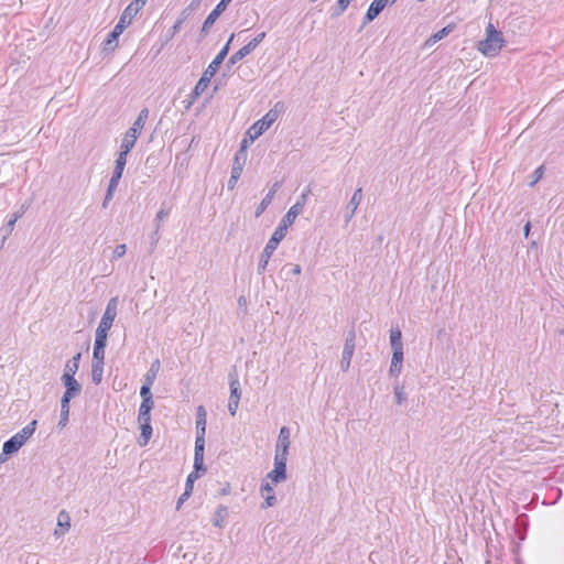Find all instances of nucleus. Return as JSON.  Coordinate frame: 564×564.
<instances>
[{"label":"nucleus","instance_id":"30","mask_svg":"<svg viewBox=\"0 0 564 564\" xmlns=\"http://www.w3.org/2000/svg\"><path fill=\"white\" fill-rule=\"evenodd\" d=\"M250 53H251V51L249 47H247L246 45L242 46L240 50H238L236 53H234L229 57V59L227 62V67H231V66L236 65L238 62L242 61Z\"/></svg>","mask_w":564,"mask_h":564},{"label":"nucleus","instance_id":"22","mask_svg":"<svg viewBox=\"0 0 564 564\" xmlns=\"http://www.w3.org/2000/svg\"><path fill=\"white\" fill-rule=\"evenodd\" d=\"M403 351H392L389 373L391 377H398L402 371Z\"/></svg>","mask_w":564,"mask_h":564},{"label":"nucleus","instance_id":"25","mask_svg":"<svg viewBox=\"0 0 564 564\" xmlns=\"http://www.w3.org/2000/svg\"><path fill=\"white\" fill-rule=\"evenodd\" d=\"M390 345L392 351H403L402 333L399 327L390 329Z\"/></svg>","mask_w":564,"mask_h":564},{"label":"nucleus","instance_id":"7","mask_svg":"<svg viewBox=\"0 0 564 564\" xmlns=\"http://www.w3.org/2000/svg\"><path fill=\"white\" fill-rule=\"evenodd\" d=\"M118 312V297H112L108 301L106 310L102 314L100 323L97 329H102L104 332H109L112 327L113 321L117 316Z\"/></svg>","mask_w":564,"mask_h":564},{"label":"nucleus","instance_id":"23","mask_svg":"<svg viewBox=\"0 0 564 564\" xmlns=\"http://www.w3.org/2000/svg\"><path fill=\"white\" fill-rule=\"evenodd\" d=\"M64 387L65 393H68L73 398H76L82 392V386L75 378H61Z\"/></svg>","mask_w":564,"mask_h":564},{"label":"nucleus","instance_id":"28","mask_svg":"<svg viewBox=\"0 0 564 564\" xmlns=\"http://www.w3.org/2000/svg\"><path fill=\"white\" fill-rule=\"evenodd\" d=\"M246 161L247 156L243 155L242 152H236L232 161L231 173L241 176Z\"/></svg>","mask_w":564,"mask_h":564},{"label":"nucleus","instance_id":"63","mask_svg":"<svg viewBox=\"0 0 564 564\" xmlns=\"http://www.w3.org/2000/svg\"><path fill=\"white\" fill-rule=\"evenodd\" d=\"M239 305H246V300L243 296H240L238 300Z\"/></svg>","mask_w":564,"mask_h":564},{"label":"nucleus","instance_id":"15","mask_svg":"<svg viewBox=\"0 0 564 564\" xmlns=\"http://www.w3.org/2000/svg\"><path fill=\"white\" fill-rule=\"evenodd\" d=\"M281 186L280 182H275L272 187L269 189L264 198L261 200V203L258 205L254 212V216L258 218L260 217L264 210L268 208V206L272 203V199L274 198L275 193L279 191Z\"/></svg>","mask_w":564,"mask_h":564},{"label":"nucleus","instance_id":"11","mask_svg":"<svg viewBox=\"0 0 564 564\" xmlns=\"http://www.w3.org/2000/svg\"><path fill=\"white\" fill-rule=\"evenodd\" d=\"M355 338H356L355 330L350 329L346 337L344 350L341 354V360H340V366L344 371H346L350 366V361H351V358H352V355L355 351Z\"/></svg>","mask_w":564,"mask_h":564},{"label":"nucleus","instance_id":"9","mask_svg":"<svg viewBox=\"0 0 564 564\" xmlns=\"http://www.w3.org/2000/svg\"><path fill=\"white\" fill-rule=\"evenodd\" d=\"M229 387H230V397L228 402V411L234 416L237 413L241 391H240V383L238 381V378L236 373L229 375Z\"/></svg>","mask_w":564,"mask_h":564},{"label":"nucleus","instance_id":"2","mask_svg":"<svg viewBox=\"0 0 564 564\" xmlns=\"http://www.w3.org/2000/svg\"><path fill=\"white\" fill-rule=\"evenodd\" d=\"M505 45L502 33L489 23L486 28V37L478 42V51L487 57H494L498 55Z\"/></svg>","mask_w":564,"mask_h":564},{"label":"nucleus","instance_id":"60","mask_svg":"<svg viewBox=\"0 0 564 564\" xmlns=\"http://www.w3.org/2000/svg\"><path fill=\"white\" fill-rule=\"evenodd\" d=\"M200 3V0H193L192 3L189 4V8L188 11L191 12L192 10H194L196 7H198Z\"/></svg>","mask_w":564,"mask_h":564},{"label":"nucleus","instance_id":"14","mask_svg":"<svg viewBox=\"0 0 564 564\" xmlns=\"http://www.w3.org/2000/svg\"><path fill=\"white\" fill-rule=\"evenodd\" d=\"M361 200H362V188L358 187L354 192L349 203L347 204V213L345 214V221L347 224L354 218L356 210H357L358 206L360 205Z\"/></svg>","mask_w":564,"mask_h":564},{"label":"nucleus","instance_id":"46","mask_svg":"<svg viewBox=\"0 0 564 564\" xmlns=\"http://www.w3.org/2000/svg\"><path fill=\"white\" fill-rule=\"evenodd\" d=\"M123 170H124V166L115 164V169H113L110 181H115V182L119 183L120 178L122 177Z\"/></svg>","mask_w":564,"mask_h":564},{"label":"nucleus","instance_id":"48","mask_svg":"<svg viewBox=\"0 0 564 564\" xmlns=\"http://www.w3.org/2000/svg\"><path fill=\"white\" fill-rule=\"evenodd\" d=\"M68 419H69V409H61V417H59V422H58V426L61 427H65L66 424L68 423Z\"/></svg>","mask_w":564,"mask_h":564},{"label":"nucleus","instance_id":"13","mask_svg":"<svg viewBox=\"0 0 564 564\" xmlns=\"http://www.w3.org/2000/svg\"><path fill=\"white\" fill-rule=\"evenodd\" d=\"M290 444V429L286 426H282L280 429L278 442L275 445V455H282L288 457Z\"/></svg>","mask_w":564,"mask_h":564},{"label":"nucleus","instance_id":"51","mask_svg":"<svg viewBox=\"0 0 564 564\" xmlns=\"http://www.w3.org/2000/svg\"><path fill=\"white\" fill-rule=\"evenodd\" d=\"M128 154L129 151L123 152V150L120 149L118 156L116 159V164L126 166Z\"/></svg>","mask_w":564,"mask_h":564},{"label":"nucleus","instance_id":"31","mask_svg":"<svg viewBox=\"0 0 564 564\" xmlns=\"http://www.w3.org/2000/svg\"><path fill=\"white\" fill-rule=\"evenodd\" d=\"M36 424H37V421L33 420L28 425H25L20 432H18L15 435L25 443L35 432Z\"/></svg>","mask_w":564,"mask_h":564},{"label":"nucleus","instance_id":"54","mask_svg":"<svg viewBox=\"0 0 564 564\" xmlns=\"http://www.w3.org/2000/svg\"><path fill=\"white\" fill-rule=\"evenodd\" d=\"M19 219L17 218V216H12L10 217V219L8 220L6 227H4V230L7 234H10L13 229H14V226H15V223L18 221Z\"/></svg>","mask_w":564,"mask_h":564},{"label":"nucleus","instance_id":"3","mask_svg":"<svg viewBox=\"0 0 564 564\" xmlns=\"http://www.w3.org/2000/svg\"><path fill=\"white\" fill-rule=\"evenodd\" d=\"M207 412L203 405L197 408L196 412V440H195V464L196 469L202 466V455L205 449L206 419Z\"/></svg>","mask_w":564,"mask_h":564},{"label":"nucleus","instance_id":"61","mask_svg":"<svg viewBox=\"0 0 564 564\" xmlns=\"http://www.w3.org/2000/svg\"><path fill=\"white\" fill-rule=\"evenodd\" d=\"M23 214H24V210H23V209H21V210H19V212L13 213V214H12V216H17V218H18V219H20V218L22 217V215H23Z\"/></svg>","mask_w":564,"mask_h":564},{"label":"nucleus","instance_id":"20","mask_svg":"<svg viewBox=\"0 0 564 564\" xmlns=\"http://www.w3.org/2000/svg\"><path fill=\"white\" fill-rule=\"evenodd\" d=\"M455 29V24L452 23V24H448L446 26H444L443 29H441L440 31L433 33L425 42V46H433L434 44H436L438 41L445 39L447 35H449L453 30Z\"/></svg>","mask_w":564,"mask_h":564},{"label":"nucleus","instance_id":"36","mask_svg":"<svg viewBox=\"0 0 564 564\" xmlns=\"http://www.w3.org/2000/svg\"><path fill=\"white\" fill-rule=\"evenodd\" d=\"M199 86H198V82L196 83L194 89L192 90V93L188 95L187 99L184 100L183 102H186L185 105V109H189L191 106L195 102V100L206 90L207 87H203L202 89H198Z\"/></svg>","mask_w":564,"mask_h":564},{"label":"nucleus","instance_id":"49","mask_svg":"<svg viewBox=\"0 0 564 564\" xmlns=\"http://www.w3.org/2000/svg\"><path fill=\"white\" fill-rule=\"evenodd\" d=\"M260 492L262 496L265 495H274V490L272 485L269 481H263L260 487Z\"/></svg>","mask_w":564,"mask_h":564},{"label":"nucleus","instance_id":"44","mask_svg":"<svg viewBox=\"0 0 564 564\" xmlns=\"http://www.w3.org/2000/svg\"><path fill=\"white\" fill-rule=\"evenodd\" d=\"M543 174H544L543 165L535 169V171L532 174V181L530 182V186H534L543 177Z\"/></svg>","mask_w":564,"mask_h":564},{"label":"nucleus","instance_id":"6","mask_svg":"<svg viewBox=\"0 0 564 564\" xmlns=\"http://www.w3.org/2000/svg\"><path fill=\"white\" fill-rule=\"evenodd\" d=\"M285 235L281 234L278 230H274L271 238L267 242L259 262H258V274H263L269 265V261L273 254V252L276 250L279 243L284 239Z\"/></svg>","mask_w":564,"mask_h":564},{"label":"nucleus","instance_id":"19","mask_svg":"<svg viewBox=\"0 0 564 564\" xmlns=\"http://www.w3.org/2000/svg\"><path fill=\"white\" fill-rule=\"evenodd\" d=\"M57 527L58 529H55L54 534L56 536L64 535L70 528V517L67 511L62 510L58 513L57 517Z\"/></svg>","mask_w":564,"mask_h":564},{"label":"nucleus","instance_id":"17","mask_svg":"<svg viewBox=\"0 0 564 564\" xmlns=\"http://www.w3.org/2000/svg\"><path fill=\"white\" fill-rule=\"evenodd\" d=\"M149 118V109L143 108L140 110L137 119L132 123V126L127 130L128 132L137 135L139 138L142 129L144 128L145 121Z\"/></svg>","mask_w":564,"mask_h":564},{"label":"nucleus","instance_id":"18","mask_svg":"<svg viewBox=\"0 0 564 564\" xmlns=\"http://www.w3.org/2000/svg\"><path fill=\"white\" fill-rule=\"evenodd\" d=\"M82 354L77 352L72 359H69L64 367V372L61 378H75L76 372L79 369Z\"/></svg>","mask_w":564,"mask_h":564},{"label":"nucleus","instance_id":"37","mask_svg":"<svg viewBox=\"0 0 564 564\" xmlns=\"http://www.w3.org/2000/svg\"><path fill=\"white\" fill-rule=\"evenodd\" d=\"M107 336H108L107 332H104L102 329H96L94 346L105 350L106 345H107Z\"/></svg>","mask_w":564,"mask_h":564},{"label":"nucleus","instance_id":"24","mask_svg":"<svg viewBox=\"0 0 564 564\" xmlns=\"http://www.w3.org/2000/svg\"><path fill=\"white\" fill-rule=\"evenodd\" d=\"M206 470V467L204 465V455H202V466L199 469H196V464L194 463V470L187 476L186 484H185V490L187 492H193L194 482L199 478V473H204Z\"/></svg>","mask_w":564,"mask_h":564},{"label":"nucleus","instance_id":"56","mask_svg":"<svg viewBox=\"0 0 564 564\" xmlns=\"http://www.w3.org/2000/svg\"><path fill=\"white\" fill-rule=\"evenodd\" d=\"M311 194V188L310 187H306L303 193L301 194L300 198L297 199L296 203H303V207L305 206L306 204V200H307V197L308 195Z\"/></svg>","mask_w":564,"mask_h":564},{"label":"nucleus","instance_id":"12","mask_svg":"<svg viewBox=\"0 0 564 564\" xmlns=\"http://www.w3.org/2000/svg\"><path fill=\"white\" fill-rule=\"evenodd\" d=\"M232 0H220L216 4V7L212 10V12L207 15V18L205 19V21L203 23V26H202V30H200L202 33H207L208 32V30L214 25L216 20L226 10V8L228 7V4Z\"/></svg>","mask_w":564,"mask_h":564},{"label":"nucleus","instance_id":"32","mask_svg":"<svg viewBox=\"0 0 564 564\" xmlns=\"http://www.w3.org/2000/svg\"><path fill=\"white\" fill-rule=\"evenodd\" d=\"M189 15L191 12L188 11V9H184L181 12L180 17L177 18L173 26L169 30L171 36H174L177 32H180L183 23L188 19Z\"/></svg>","mask_w":564,"mask_h":564},{"label":"nucleus","instance_id":"55","mask_svg":"<svg viewBox=\"0 0 564 564\" xmlns=\"http://www.w3.org/2000/svg\"><path fill=\"white\" fill-rule=\"evenodd\" d=\"M191 495H192V492H187V490H184V492L177 499L176 510L181 509L182 505L191 497Z\"/></svg>","mask_w":564,"mask_h":564},{"label":"nucleus","instance_id":"5","mask_svg":"<svg viewBox=\"0 0 564 564\" xmlns=\"http://www.w3.org/2000/svg\"><path fill=\"white\" fill-rule=\"evenodd\" d=\"M234 34L230 35L228 42L225 44V46L218 52V54L215 56V58L209 63L207 68L204 70L202 77L198 79V89H202L203 87H208L210 79L215 76L217 73L219 66L225 61L226 56L229 52V45L234 39Z\"/></svg>","mask_w":564,"mask_h":564},{"label":"nucleus","instance_id":"47","mask_svg":"<svg viewBox=\"0 0 564 564\" xmlns=\"http://www.w3.org/2000/svg\"><path fill=\"white\" fill-rule=\"evenodd\" d=\"M170 215V209L169 208H161L158 213H156V216H155V219H154V223H155V226L159 224H161V221H163L166 217H169Z\"/></svg>","mask_w":564,"mask_h":564},{"label":"nucleus","instance_id":"64","mask_svg":"<svg viewBox=\"0 0 564 564\" xmlns=\"http://www.w3.org/2000/svg\"><path fill=\"white\" fill-rule=\"evenodd\" d=\"M4 456H6V455H4V454H3V452H2V453L0 454V463L4 462V459H6V458H4Z\"/></svg>","mask_w":564,"mask_h":564},{"label":"nucleus","instance_id":"38","mask_svg":"<svg viewBox=\"0 0 564 564\" xmlns=\"http://www.w3.org/2000/svg\"><path fill=\"white\" fill-rule=\"evenodd\" d=\"M118 184H119L118 182L109 181L108 188H107L104 202H102V207L104 208H107L109 202L112 199L113 193L117 189Z\"/></svg>","mask_w":564,"mask_h":564},{"label":"nucleus","instance_id":"59","mask_svg":"<svg viewBox=\"0 0 564 564\" xmlns=\"http://www.w3.org/2000/svg\"><path fill=\"white\" fill-rule=\"evenodd\" d=\"M530 230H531V223L528 221L525 225H524V228H523V232H524V237L528 238L529 234H530Z\"/></svg>","mask_w":564,"mask_h":564},{"label":"nucleus","instance_id":"29","mask_svg":"<svg viewBox=\"0 0 564 564\" xmlns=\"http://www.w3.org/2000/svg\"><path fill=\"white\" fill-rule=\"evenodd\" d=\"M160 369H161V362L159 359H155L154 361H152L150 369L144 375V381L148 384H153Z\"/></svg>","mask_w":564,"mask_h":564},{"label":"nucleus","instance_id":"50","mask_svg":"<svg viewBox=\"0 0 564 564\" xmlns=\"http://www.w3.org/2000/svg\"><path fill=\"white\" fill-rule=\"evenodd\" d=\"M263 497H264V501L262 503L263 509L273 507L276 503L275 495H265Z\"/></svg>","mask_w":564,"mask_h":564},{"label":"nucleus","instance_id":"41","mask_svg":"<svg viewBox=\"0 0 564 564\" xmlns=\"http://www.w3.org/2000/svg\"><path fill=\"white\" fill-rule=\"evenodd\" d=\"M160 228H161V225H156L155 226V229L154 231L151 234L150 236V240H151V247H150V250L153 251L155 248H156V245L161 238V235H160Z\"/></svg>","mask_w":564,"mask_h":564},{"label":"nucleus","instance_id":"26","mask_svg":"<svg viewBox=\"0 0 564 564\" xmlns=\"http://www.w3.org/2000/svg\"><path fill=\"white\" fill-rule=\"evenodd\" d=\"M139 424H140V430H141L139 444H140V446H145L152 437L153 431H152L151 421L139 422Z\"/></svg>","mask_w":564,"mask_h":564},{"label":"nucleus","instance_id":"57","mask_svg":"<svg viewBox=\"0 0 564 564\" xmlns=\"http://www.w3.org/2000/svg\"><path fill=\"white\" fill-rule=\"evenodd\" d=\"M239 178L240 175L231 173L230 178L228 180V188L234 189Z\"/></svg>","mask_w":564,"mask_h":564},{"label":"nucleus","instance_id":"21","mask_svg":"<svg viewBox=\"0 0 564 564\" xmlns=\"http://www.w3.org/2000/svg\"><path fill=\"white\" fill-rule=\"evenodd\" d=\"M25 443L20 440L15 434L3 443L2 449L4 455H12L17 453Z\"/></svg>","mask_w":564,"mask_h":564},{"label":"nucleus","instance_id":"27","mask_svg":"<svg viewBox=\"0 0 564 564\" xmlns=\"http://www.w3.org/2000/svg\"><path fill=\"white\" fill-rule=\"evenodd\" d=\"M153 401H142L139 408L138 422L151 421V410L153 409Z\"/></svg>","mask_w":564,"mask_h":564},{"label":"nucleus","instance_id":"16","mask_svg":"<svg viewBox=\"0 0 564 564\" xmlns=\"http://www.w3.org/2000/svg\"><path fill=\"white\" fill-rule=\"evenodd\" d=\"M384 8H386V6L383 3V0H373L370 3V6L364 17V25L373 21L383 11Z\"/></svg>","mask_w":564,"mask_h":564},{"label":"nucleus","instance_id":"62","mask_svg":"<svg viewBox=\"0 0 564 564\" xmlns=\"http://www.w3.org/2000/svg\"><path fill=\"white\" fill-rule=\"evenodd\" d=\"M397 1H398V0H383V3H384V6L387 7V6H389V4H393V3H395Z\"/></svg>","mask_w":564,"mask_h":564},{"label":"nucleus","instance_id":"10","mask_svg":"<svg viewBox=\"0 0 564 564\" xmlns=\"http://www.w3.org/2000/svg\"><path fill=\"white\" fill-rule=\"evenodd\" d=\"M303 212V203H295L290 207L281 219L275 230L286 236L288 228L295 221L296 217Z\"/></svg>","mask_w":564,"mask_h":564},{"label":"nucleus","instance_id":"8","mask_svg":"<svg viewBox=\"0 0 564 564\" xmlns=\"http://www.w3.org/2000/svg\"><path fill=\"white\" fill-rule=\"evenodd\" d=\"M286 462L288 457L274 455V468L267 475V479L273 484H279L286 479Z\"/></svg>","mask_w":564,"mask_h":564},{"label":"nucleus","instance_id":"34","mask_svg":"<svg viewBox=\"0 0 564 564\" xmlns=\"http://www.w3.org/2000/svg\"><path fill=\"white\" fill-rule=\"evenodd\" d=\"M137 140H138L137 135L127 131L121 140L120 149L123 150V152H126V151L130 152L133 149Z\"/></svg>","mask_w":564,"mask_h":564},{"label":"nucleus","instance_id":"43","mask_svg":"<svg viewBox=\"0 0 564 564\" xmlns=\"http://www.w3.org/2000/svg\"><path fill=\"white\" fill-rule=\"evenodd\" d=\"M265 37V32L259 33L256 37H253L249 43L246 44L247 47L252 52Z\"/></svg>","mask_w":564,"mask_h":564},{"label":"nucleus","instance_id":"1","mask_svg":"<svg viewBox=\"0 0 564 564\" xmlns=\"http://www.w3.org/2000/svg\"><path fill=\"white\" fill-rule=\"evenodd\" d=\"M148 0H133L122 11L118 23L115 25L112 31L107 35L104 42V51H113L118 45V37L124 31V29L131 23L132 19L138 12L145 6Z\"/></svg>","mask_w":564,"mask_h":564},{"label":"nucleus","instance_id":"45","mask_svg":"<svg viewBox=\"0 0 564 564\" xmlns=\"http://www.w3.org/2000/svg\"><path fill=\"white\" fill-rule=\"evenodd\" d=\"M127 252V246L124 243L118 245L112 253V260L122 258Z\"/></svg>","mask_w":564,"mask_h":564},{"label":"nucleus","instance_id":"42","mask_svg":"<svg viewBox=\"0 0 564 564\" xmlns=\"http://www.w3.org/2000/svg\"><path fill=\"white\" fill-rule=\"evenodd\" d=\"M105 350L94 346L93 362L105 364Z\"/></svg>","mask_w":564,"mask_h":564},{"label":"nucleus","instance_id":"33","mask_svg":"<svg viewBox=\"0 0 564 564\" xmlns=\"http://www.w3.org/2000/svg\"><path fill=\"white\" fill-rule=\"evenodd\" d=\"M228 510L225 506H219L216 511L213 519V524L217 528H223L225 523V519L227 517Z\"/></svg>","mask_w":564,"mask_h":564},{"label":"nucleus","instance_id":"35","mask_svg":"<svg viewBox=\"0 0 564 564\" xmlns=\"http://www.w3.org/2000/svg\"><path fill=\"white\" fill-rule=\"evenodd\" d=\"M102 375H104V365L98 364V362H93L91 364V381L95 384H99L102 380Z\"/></svg>","mask_w":564,"mask_h":564},{"label":"nucleus","instance_id":"4","mask_svg":"<svg viewBox=\"0 0 564 564\" xmlns=\"http://www.w3.org/2000/svg\"><path fill=\"white\" fill-rule=\"evenodd\" d=\"M282 105L278 102L272 109H270L261 119L256 121L247 131V135L250 137V141H254L262 135L279 118L280 109Z\"/></svg>","mask_w":564,"mask_h":564},{"label":"nucleus","instance_id":"40","mask_svg":"<svg viewBox=\"0 0 564 564\" xmlns=\"http://www.w3.org/2000/svg\"><path fill=\"white\" fill-rule=\"evenodd\" d=\"M153 384H148L145 381L143 382L141 389H140V395L142 398V401H153L152 400V393H151V387Z\"/></svg>","mask_w":564,"mask_h":564},{"label":"nucleus","instance_id":"39","mask_svg":"<svg viewBox=\"0 0 564 564\" xmlns=\"http://www.w3.org/2000/svg\"><path fill=\"white\" fill-rule=\"evenodd\" d=\"M393 391H394L395 403L402 404V402L406 399L404 387L397 383L393 387Z\"/></svg>","mask_w":564,"mask_h":564},{"label":"nucleus","instance_id":"52","mask_svg":"<svg viewBox=\"0 0 564 564\" xmlns=\"http://www.w3.org/2000/svg\"><path fill=\"white\" fill-rule=\"evenodd\" d=\"M250 142H251V141H250V137L246 135V137L241 140V142H240V148H239V150H238L237 152H242V153H243V155L248 156V151H247V149H248V147H249V143H250Z\"/></svg>","mask_w":564,"mask_h":564},{"label":"nucleus","instance_id":"58","mask_svg":"<svg viewBox=\"0 0 564 564\" xmlns=\"http://www.w3.org/2000/svg\"><path fill=\"white\" fill-rule=\"evenodd\" d=\"M301 271H302V269H301L300 264H292L288 274L299 275L301 273Z\"/></svg>","mask_w":564,"mask_h":564},{"label":"nucleus","instance_id":"53","mask_svg":"<svg viewBox=\"0 0 564 564\" xmlns=\"http://www.w3.org/2000/svg\"><path fill=\"white\" fill-rule=\"evenodd\" d=\"M72 399H74L72 395L64 392L61 398V409H69V402Z\"/></svg>","mask_w":564,"mask_h":564}]
</instances>
